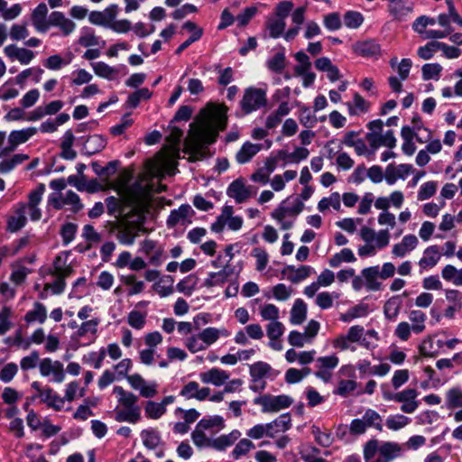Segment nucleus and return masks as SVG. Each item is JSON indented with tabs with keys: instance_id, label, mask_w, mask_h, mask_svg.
<instances>
[{
	"instance_id": "f257e3e1",
	"label": "nucleus",
	"mask_w": 462,
	"mask_h": 462,
	"mask_svg": "<svg viewBox=\"0 0 462 462\" xmlns=\"http://www.w3.org/2000/svg\"><path fill=\"white\" fill-rule=\"evenodd\" d=\"M226 123V107L222 105H208L202 109L189 125L185 139V150L193 161L205 155L207 145L215 142L218 131L223 130Z\"/></svg>"
},
{
	"instance_id": "f03ea898",
	"label": "nucleus",
	"mask_w": 462,
	"mask_h": 462,
	"mask_svg": "<svg viewBox=\"0 0 462 462\" xmlns=\"http://www.w3.org/2000/svg\"><path fill=\"white\" fill-rule=\"evenodd\" d=\"M171 162L169 159L149 160L145 164V171L142 174L140 180L132 188L127 187V183L131 179V174L127 171H122L112 188L118 193L127 194L134 199H139L142 190L147 188L149 190V199L152 192H161L164 187L155 188L152 180L153 178H161L166 171H170Z\"/></svg>"
},
{
	"instance_id": "7ed1b4c3",
	"label": "nucleus",
	"mask_w": 462,
	"mask_h": 462,
	"mask_svg": "<svg viewBox=\"0 0 462 462\" xmlns=\"http://www.w3.org/2000/svg\"><path fill=\"white\" fill-rule=\"evenodd\" d=\"M120 198L108 197L106 199L107 213L115 216L116 218L124 219L134 213L148 209L149 207V190L144 188L142 190L139 199H134L127 194L118 193Z\"/></svg>"
},
{
	"instance_id": "20e7f679",
	"label": "nucleus",
	"mask_w": 462,
	"mask_h": 462,
	"mask_svg": "<svg viewBox=\"0 0 462 462\" xmlns=\"http://www.w3.org/2000/svg\"><path fill=\"white\" fill-rule=\"evenodd\" d=\"M147 209L140 210L134 215L121 219L116 226L117 240L125 245H131L134 243L140 232H146V228L143 226L144 214Z\"/></svg>"
},
{
	"instance_id": "39448f33",
	"label": "nucleus",
	"mask_w": 462,
	"mask_h": 462,
	"mask_svg": "<svg viewBox=\"0 0 462 462\" xmlns=\"http://www.w3.org/2000/svg\"><path fill=\"white\" fill-rule=\"evenodd\" d=\"M225 428V422L222 417L214 416L208 419L200 420L194 430L191 432V439L194 445L199 448H211L212 438H209L206 431L212 434L217 433Z\"/></svg>"
},
{
	"instance_id": "423d86ee",
	"label": "nucleus",
	"mask_w": 462,
	"mask_h": 462,
	"mask_svg": "<svg viewBox=\"0 0 462 462\" xmlns=\"http://www.w3.org/2000/svg\"><path fill=\"white\" fill-rule=\"evenodd\" d=\"M409 321H401L394 329V336L401 341H408L411 333L421 334L426 329L427 315L420 310H412L408 313Z\"/></svg>"
},
{
	"instance_id": "0eeeda50",
	"label": "nucleus",
	"mask_w": 462,
	"mask_h": 462,
	"mask_svg": "<svg viewBox=\"0 0 462 462\" xmlns=\"http://www.w3.org/2000/svg\"><path fill=\"white\" fill-rule=\"evenodd\" d=\"M383 121L380 119L370 122L368 124L370 132L366 134V139L374 149H377L380 146L393 149L396 145L393 132L391 130L383 132Z\"/></svg>"
},
{
	"instance_id": "6e6552de",
	"label": "nucleus",
	"mask_w": 462,
	"mask_h": 462,
	"mask_svg": "<svg viewBox=\"0 0 462 462\" xmlns=\"http://www.w3.org/2000/svg\"><path fill=\"white\" fill-rule=\"evenodd\" d=\"M244 220L239 216H234L232 206L226 205L222 208L221 214L212 223L210 228L215 233H221L226 226L232 231H238L243 226Z\"/></svg>"
},
{
	"instance_id": "1a4fd4ad",
	"label": "nucleus",
	"mask_w": 462,
	"mask_h": 462,
	"mask_svg": "<svg viewBox=\"0 0 462 462\" xmlns=\"http://www.w3.org/2000/svg\"><path fill=\"white\" fill-rule=\"evenodd\" d=\"M39 372L42 377L55 383H61L66 378L64 365L50 357H45L39 362Z\"/></svg>"
},
{
	"instance_id": "9d476101",
	"label": "nucleus",
	"mask_w": 462,
	"mask_h": 462,
	"mask_svg": "<svg viewBox=\"0 0 462 462\" xmlns=\"http://www.w3.org/2000/svg\"><path fill=\"white\" fill-rule=\"evenodd\" d=\"M266 101L265 90L256 88H248L245 90L240 105L245 114H250L264 106Z\"/></svg>"
},
{
	"instance_id": "9b49d317",
	"label": "nucleus",
	"mask_w": 462,
	"mask_h": 462,
	"mask_svg": "<svg viewBox=\"0 0 462 462\" xmlns=\"http://www.w3.org/2000/svg\"><path fill=\"white\" fill-rule=\"evenodd\" d=\"M36 133L37 128L32 126L12 131L7 137V146L0 150V157L14 151L18 145L26 143Z\"/></svg>"
},
{
	"instance_id": "f8f14e48",
	"label": "nucleus",
	"mask_w": 462,
	"mask_h": 462,
	"mask_svg": "<svg viewBox=\"0 0 462 462\" xmlns=\"http://www.w3.org/2000/svg\"><path fill=\"white\" fill-rule=\"evenodd\" d=\"M127 383L133 390L138 391L143 398H152L158 393L156 382H147L140 374H133L126 376Z\"/></svg>"
},
{
	"instance_id": "ddd939ff",
	"label": "nucleus",
	"mask_w": 462,
	"mask_h": 462,
	"mask_svg": "<svg viewBox=\"0 0 462 462\" xmlns=\"http://www.w3.org/2000/svg\"><path fill=\"white\" fill-rule=\"evenodd\" d=\"M458 343H460V340L457 338H452L446 342L443 340L438 339L437 340V347H435L434 346V337L428 336L421 341V343L419 346V351H420V354L423 356L434 357L439 354V349L441 347H443L444 346H446L449 349H454Z\"/></svg>"
},
{
	"instance_id": "4468645a",
	"label": "nucleus",
	"mask_w": 462,
	"mask_h": 462,
	"mask_svg": "<svg viewBox=\"0 0 462 462\" xmlns=\"http://www.w3.org/2000/svg\"><path fill=\"white\" fill-rule=\"evenodd\" d=\"M252 186H247L243 179H236L232 181L227 189L228 197L235 199L236 203H244L255 194Z\"/></svg>"
},
{
	"instance_id": "2eb2a0df",
	"label": "nucleus",
	"mask_w": 462,
	"mask_h": 462,
	"mask_svg": "<svg viewBox=\"0 0 462 462\" xmlns=\"http://www.w3.org/2000/svg\"><path fill=\"white\" fill-rule=\"evenodd\" d=\"M258 403L262 405L264 412H277L291 406L292 400L287 395H263L259 399Z\"/></svg>"
},
{
	"instance_id": "dca6fc26",
	"label": "nucleus",
	"mask_w": 462,
	"mask_h": 462,
	"mask_svg": "<svg viewBox=\"0 0 462 462\" xmlns=\"http://www.w3.org/2000/svg\"><path fill=\"white\" fill-rule=\"evenodd\" d=\"M150 304L148 300H140L135 303L127 316V323L134 329H142L146 324V317L148 315L147 308Z\"/></svg>"
},
{
	"instance_id": "f3484780",
	"label": "nucleus",
	"mask_w": 462,
	"mask_h": 462,
	"mask_svg": "<svg viewBox=\"0 0 462 462\" xmlns=\"http://www.w3.org/2000/svg\"><path fill=\"white\" fill-rule=\"evenodd\" d=\"M360 236L365 243L376 244L378 249L386 247L390 243V233L388 229H381L375 232L368 226H363L360 229Z\"/></svg>"
},
{
	"instance_id": "a211bd4d",
	"label": "nucleus",
	"mask_w": 462,
	"mask_h": 462,
	"mask_svg": "<svg viewBox=\"0 0 462 462\" xmlns=\"http://www.w3.org/2000/svg\"><path fill=\"white\" fill-rule=\"evenodd\" d=\"M44 191V184H39L36 189L30 192L28 196V203L24 204L26 207V215H29L32 221H38L42 217V211L38 208V205L42 201Z\"/></svg>"
},
{
	"instance_id": "6ab92c4d",
	"label": "nucleus",
	"mask_w": 462,
	"mask_h": 462,
	"mask_svg": "<svg viewBox=\"0 0 462 462\" xmlns=\"http://www.w3.org/2000/svg\"><path fill=\"white\" fill-rule=\"evenodd\" d=\"M271 369V365L264 362H257L250 366V375L252 377L250 388L253 391L258 392L264 389L263 378L269 374Z\"/></svg>"
},
{
	"instance_id": "aec40b11",
	"label": "nucleus",
	"mask_w": 462,
	"mask_h": 462,
	"mask_svg": "<svg viewBox=\"0 0 462 462\" xmlns=\"http://www.w3.org/2000/svg\"><path fill=\"white\" fill-rule=\"evenodd\" d=\"M290 199L283 201L274 211L272 212V217L277 221H282L287 217H296L304 208V203L299 199L295 198L291 206L286 203Z\"/></svg>"
},
{
	"instance_id": "412c9836",
	"label": "nucleus",
	"mask_w": 462,
	"mask_h": 462,
	"mask_svg": "<svg viewBox=\"0 0 462 462\" xmlns=\"http://www.w3.org/2000/svg\"><path fill=\"white\" fill-rule=\"evenodd\" d=\"M418 395L419 392L415 388L400 391L398 402L401 403V411L404 413H413L420 406Z\"/></svg>"
},
{
	"instance_id": "4be33fe9",
	"label": "nucleus",
	"mask_w": 462,
	"mask_h": 462,
	"mask_svg": "<svg viewBox=\"0 0 462 462\" xmlns=\"http://www.w3.org/2000/svg\"><path fill=\"white\" fill-rule=\"evenodd\" d=\"M419 245V240L414 235H406L402 240L394 244L392 248V254L397 258H403L412 252Z\"/></svg>"
},
{
	"instance_id": "5701e85b",
	"label": "nucleus",
	"mask_w": 462,
	"mask_h": 462,
	"mask_svg": "<svg viewBox=\"0 0 462 462\" xmlns=\"http://www.w3.org/2000/svg\"><path fill=\"white\" fill-rule=\"evenodd\" d=\"M199 379L203 383L220 387L228 381L229 374L223 369L212 367L208 371L200 373Z\"/></svg>"
},
{
	"instance_id": "b1692460",
	"label": "nucleus",
	"mask_w": 462,
	"mask_h": 462,
	"mask_svg": "<svg viewBox=\"0 0 462 462\" xmlns=\"http://www.w3.org/2000/svg\"><path fill=\"white\" fill-rule=\"evenodd\" d=\"M412 171L411 164H389L384 172V179L389 185H393L398 180H405Z\"/></svg>"
},
{
	"instance_id": "393cba45",
	"label": "nucleus",
	"mask_w": 462,
	"mask_h": 462,
	"mask_svg": "<svg viewBox=\"0 0 462 462\" xmlns=\"http://www.w3.org/2000/svg\"><path fill=\"white\" fill-rule=\"evenodd\" d=\"M49 24L58 27L64 36L71 34L76 29V23L58 11L51 14Z\"/></svg>"
},
{
	"instance_id": "a878e982",
	"label": "nucleus",
	"mask_w": 462,
	"mask_h": 462,
	"mask_svg": "<svg viewBox=\"0 0 462 462\" xmlns=\"http://www.w3.org/2000/svg\"><path fill=\"white\" fill-rule=\"evenodd\" d=\"M402 452L403 448L399 443L390 441L383 442L379 448L380 457L374 462H390L401 457Z\"/></svg>"
},
{
	"instance_id": "bb28decb",
	"label": "nucleus",
	"mask_w": 462,
	"mask_h": 462,
	"mask_svg": "<svg viewBox=\"0 0 462 462\" xmlns=\"http://www.w3.org/2000/svg\"><path fill=\"white\" fill-rule=\"evenodd\" d=\"M208 387H199V384L195 381H190L183 386L180 394L186 399H196L198 401L206 400L210 394Z\"/></svg>"
},
{
	"instance_id": "cd10ccee",
	"label": "nucleus",
	"mask_w": 462,
	"mask_h": 462,
	"mask_svg": "<svg viewBox=\"0 0 462 462\" xmlns=\"http://www.w3.org/2000/svg\"><path fill=\"white\" fill-rule=\"evenodd\" d=\"M346 106L351 116H358L366 114L370 110L371 103L365 100L359 93L353 94L352 101L346 102Z\"/></svg>"
},
{
	"instance_id": "c85d7f7f",
	"label": "nucleus",
	"mask_w": 462,
	"mask_h": 462,
	"mask_svg": "<svg viewBox=\"0 0 462 462\" xmlns=\"http://www.w3.org/2000/svg\"><path fill=\"white\" fill-rule=\"evenodd\" d=\"M262 149V144L245 142L236 153V161L238 164L249 162Z\"/></svg>"
},
{
	"instance_id": "c756f323",
	"label": "nucleus",
	"mask_w": 462,
	"mask_h": 462,
	"mask_svg": "<svg viewBox=\"0 0 462 462\" xmlns=\"http://www.w3.org/2000/svg\"><path fill=\"white\" fill-rule=\"evenodd\" d=\"M199 333L208 348L215 344L220 337H227L230 336V331L228 329L215 327H208Z\"/></svg>"
},
{
	"instance_id": "7c9ffc66",
	"label": "nucleus",
	"mask_w": 462,
	"mask_h": 462,
	"mask_svg": "<svg viewBox=\"0 0 462 462\" xmlns=\"http://www.w3.org/2000/svg\"><path fill=\"white\" fill-rule=\"evenodd\" d=\"M41 401L45 403L49 408L55 411H60L64 407V399L55 393L51 388L45 387L40 391Z\"/></svg>"
},
{
	"instance_id": "2f4dec72",
	"label": "nucleus",
	"mask_w": 462,
	"mask_h": 462,
	"mask_svg": "<svg viewBox=\"0 0 462 462\" xmlns=\"http://www.w3.org/2000/svg\"><path fill=\"white\" fill-rule=\"evenodd\" d=\"M291 426V420L289 414H282L276 420L267 423V437L273 438L277 434L285 432Z\"/></svg>"
},
{
	"instance_id": "473e14b6",
	"label": "nucleus",
	"mask_w": 462,
	"mask_h": 462,
	"mask_svg": "<svg viewBox=\"0 0 462 462\" xmlns=\"http://www.w3.org/2000/svg\"><path fill=\"white\" fill-rule=\"evenodd\" d=\"M113 393L117 399L118 404L123 408H140L137 406L138 396L132 392L117 385L113 388Z\"/></svg>"
},
{
	"instance_id": "72a5a7b5",
	"label": "nucleus",
	"mask_w": 462,
	"mask_h": 462,
	"mask_svg": "<svg viewBox=\"0 0 462 462\" xmlns=\"http://www.w3.org/2000/svg\"><path fill=\"white\" fill-rule=\"evenodd\" d=\"M284 274H287V279L292 283H299L300 282L307 279L313 273V269L308 265H301L295 268L292 265H288L284 268Z\"/></svg>"
},
{
	"instance_id": "f704fd0d",
	"label": "nucleus",
	"mask_w": 462,
	"mask_h": 462,
	"mask_svg": "<svg viewBox=\"0 0 462 462\" xmlns=\"http://www.w3.org/2000/svg\"><path fill=\"white\" fill-rule=\"evenodd\" d=\"M26 221V207L19 204L8 219V229L16 232L25 226Z\"/></svg>"
},
{
	"instance_id": "c9c22d12",
	"label": "nucleus",
	"mask_w": 462,
	"mask_h": 462,
	"mask_svg": "<svg viewBox=\"0 0 462 462\" xmlns=\"http://www.w3.org/2000/svg\"><path fill=\"white\" fill-rule=\"evenodd\" d=\"M181 137H182V131L180 129L177 128V127H173L171 130V133H170V134L167 137V140L171 143V154L168 155V156H159V157L154 159V160L169 159L171 162V167L170 168V171H166L164 172V174L172 175L174 173L175 165H174V162H173V161L171 159V156L178 152L177 145L179 144Z\"/></svg>"
},
{
	"instance_id": "e433bc0d",
	"label": "nucleus",
	"mask_w": 462,
	"mask_h": 462,
	"mask_svg": "<svg viewBox=\"0 0 462 462\" xmlns=\"http://www.w3.org/2000/svg\"><path fill=\"white\" fill-rule=\"evenodd\" d=\"M115 420L117 422H128L132 424L137 423L141 420V409L140 408H116L115 409Z\"/></svg>"
},
{
	"instance_id": "4c0bfd02",
	"label": "nucleus",
	"mask_w": 462,
	"mask_h": 462,
	"mask_svg": "<svg viewBox=\"0 0 462 462\" xmlns=\"http://www.w3.org/2000/svg\"><path fill=\"white\" fill-rule=\"evenodd\" d=\"M402 300L400 296H393L383 305V315L389 321H395L401 312Z\"/></svg>"
},
{
	"instance_id": "58836bf2",
	"label": "nucleus",
	"mask_w": 462,
	"mask_h": 462,
	"mask_svg": "<svg viewBox=\"0 0 462 462\" xmlns=\"http://www.w3.org/2000/svg\"><path fill=\"white\" fill-rule=\"evenodd\" d=\"M241 436V432L237 430H232L228 434H223L212 439L211 448L222 451L231 447Z\"/></svg>"
},
{
	"instance_id": "ea45409f",
	"label": "nucleus",
	"mask_w": 462,
	"mask_h": 462,
	"mask_svg": "<svg viewBox=\"0 0 462 462\" xmlns=\"http://www.w3.org/2000/svg\"><path fill=\"white\" fill-rule=\"evenodd\" d=\"M388 10L394 19L402 21L411 13L412 7L403 0H390Z\"/></svg>"
},
{
	"instance_id": "a19ab883",
	"label": "nucleus",
	"mask_w": 462,
	"mask_h": 462,
	"mask_svg": "<svg viewBox=\"0 0 462 462\" xmlns=\"http://www.w3.org/2000/svg\"><path fill=\"white\" fill-rule=\"evenodd\" d=\"M307 304L301 299H297L291 310L290 322L293 325L302 324L307 318Z\"/></svg>"
},
{
	"instance_id": "79ce46f5",
	"label": "nucleus",
	"mask_w": 462,
	"mask_h": 462,
	"mask_svg": "<svg viewBox=\"0 0 462 462\" xmlns=\"http://www.w3.org/2000/svg\"><path fill=\"white\" fill-rule=\"evenodd\" d=\"M440 259L439 251L437 245L427 247L423 252V256L419 261V266L421 269H428L435 266Z\"/></svg>"
},
{
	"instance_id": "37998d69",
	"label": "nucleus",
	"mask_w": 462,
	"mask_h": 462,
	"mask_svg": "<svg viewBox=\"0 0 462 462\" xmlns=\"http://www.w3.org/2000/svg\"><path fill=\"white\" fill-rule=\"evenodd\" d=\"M362 276L365 279L367 290L379 291L381 289V282H378V278H380L378 266H372L364 269L362 271Z\"/></svg>"
},
{
	"instance_id": "c03bdc74",
	"label": "nucleus",
	"mask_w": 462,
	"mask_h": 462,
	"mask_svg": "<svg viewBox=\"0 0 462 462\" xmlns=\"http://www.w3.org/2000/svg\"><path fill=\"white\" fill-rule=\"evenodd\" d=\"M193 210L189 205H181L178 209L171 211L168 217L167 224L170 226H174L180 223H184L185 220L189 218Z\"/></svg>"
},
{
	"instance_id": "a18cd8bd",
	"label": "nucleus",
	"mask_w": 462,
	"mask_h": 462,
	"mask_svg": "<svg viewBox=\"0 0 462 462\" xmlns=\"http://www.w3.org/2000/svg\"><path fill=\"white\" fill-rule=\"evenodd\" d=\"M67 262L68 254L62 253L57 255L53 263L52 274L63 278L69 276L72 273V268Z\"/></svg>"
},
{
	"instance_id": "49530a36",
	"label": "nucleus",
	"mask_w": 462,
	"mask_h": 462,
	"mask_svg": "<svg viewBox=\"0 0 462 462\" xmlns=\"http://www.w3.org/2000/svg\"><path fill=\"white\" fill-rule=\"evenodd\" d=\"M123 282L127 287V296L133 297L141 294L145 290V283L138 280L134 274H129L123 277Z\"/></svg>"
},
{
	"instance_id": "de8ad7c7",
	"label": "nucleus",
	"mask_w": 462,
	"mask_h": 462,
	"mask_svg": "<svg viewBox=\"0 0 462 462\" xmlns=\"http://www.w3.org/2000/svg\"><path fill=\"white\" fill-rule=\"evenodd\" d=\"M48 13L47 5L44 3L40 4L34 10L32 15V23L38 31H46L49 27L46 22Z\"/></svg>"
},
{
	"instance_id": "09e8293b",
	"label": "nucleus",
	"mask_w": 462,
	"mask_h": 462,
	"mask_svg": "<svg viewBox=\"0 0 462 462\" xmlns=\"http://www.w3.org/2000/svg\"><path fill=\"white\" fill-rule=\"evenodd\" d=\"M91 66L97 76L109 80L114 79L119 73L117 68L109 66L103 61L93 62Z\"/></svg>"
},
{
	"instance_id": "8fccbe9b",
	"label": "nucleus",
	"mask_w": 462,
	"mask_h": 462,
	"mask_svg": "<svg viewBox=\"0 0 462 462\" xmlns=\"http://www.w3.org/2000/svg\"><path fill=\"white\" fill-rule=\"evenodd\" d=\"M141 439L144 447L155 449L161 443V437L157 430L145 429L141 431Z\"/></svg>"
},
{
	"instance_id": "3c124183",
	"label": "nucleus",
	"mask_w": 462,
	"mask_h": 462,
	"mask_svg": "<svg viewBox=\"0 0 462 462\" xmlns=\"http://www.w3.org/2000/svg\"><path fill=\"white\" fill-rule=\"evenodd\" d=\"M85 394L86 388L80 387V384L78 381H72L66 385L63 399L64 402L67 401L71 402L77 398L85 396Z\"/></svg>"
},
{
	"instance_id": "603ef678",
	"label": "nucleus",
	"mask_w": 462,
	"mask_h": 462,
	"mask_svg": "<svg viewBox=\"0 0 462 462\" xmlns=\"http://www.w3.org/2000/svg\"><path fill=\"white\" fill-rule=\"evenodd\" d=\"M43 69L41 68H29L23 70L15 77V82L23 87L28 78H32L35 83H39L42 79Z\"/></svg>"
},
{
	"instance_id": "864d4df0",
	"label": "nucleus",
	"mask_w": 462,
	"mask_h": 462,
	"mask_svg": "<svg viewBox=\"0 0 462 462\" xmlns=\"http://www.w3.org/2000/svg\"><path fill=\"white\" fill-rule=\"evenodd\" d=\"M441 276L456 286H462V268L457 269L455 266L448 264L442 269Z\"/></svg>"
},
{
	"instance_id": "5fc2aeb1",
	"label": "nucleus",
	"mask_w": 462,
	"mask_h": 462,
	"mask_svg": "<svg viewBox=\"0 0 462 462\" xmlns=\"http://www.w3.org/2000/svg\"><path fill=\"white\" fill-rule=\"evenodd\" d=\"M368 313V307L365 304H358L350 308L345 313L340 315V319L343 322H351L352 320L366 316Z\"/></svg>"
},
{
	"instance_id": "6e6d98bb",
	"label": "nucleus",
	"mask_w": 462,
	"mask_h": 462,
	"mask_svg": "<svg viewBox=\"0 0 462 462\" xmlns=\"http://www.w3.org/2000/svg\"><path fill=\"white\" fill-rule=\"evenodd\" d=\"M79 45L83 47H94L100 43V38L97 36L91 28L84 27L78 40Z\"/></svg>"
},
{
	"instance_id": "4d7b16f0",
	"label": "nucleus",
	"mask_w": 462,
	"mask_h": 462,
	"mask_svg": "<svg viewBox=\"0 0 462 462\" xmlns=\"http://www.w3.org/2000/svg\"><path fill=\"white\" fill-rule=\"evenodd\" d=\"M47 319L46 308L42 303H35L32 310L28 311L25 315L27 322H39L43 324Z\"/></svg>"
},
{
	"instance_id": "13d9d810",
	"label": "nucleus",
	"mask_w": 462,
	"mask_h": 462,
	"mask_svg": "<svg viewBox=\"0 0 462 462\" xmlns=\"http://www.w3.org/2000/svg\"><path fill=\"white\" fill-rule=\"evenodd\" d=\"M184 346L192 354L208 349L199 333L191 335L184 340Z\"/></svg>"
},
{
	"instance_id": "bf43d9fd",
	"label": "nucleus",
	"mask_w": 462,
	"mask_h": 462,
	"mask_svg": "<svg viewBox=\"0 0 462 462\" xmlns=\"http://www.w3.org/2000/svg\"><path fill=\"white\" fill-rule=\"evenodd\" d=\"M330 207L337 211L341 209L340 195L338 192H333L329 197L323 198L318 204V209L320 212L328 210Z\"/></svg>"
},
{
	"instance_id": "052dcab7",
	"label": "nucleus",
	"mask_w": 462,
	"mask_h": 462,
	"mask_svg": "<svg viewBox=\"0 0 462 462\" xmlns=\"http://www.w3.org/2000/svg\"><path fill=\"white\" fill-rule=\"evenodd\" d=\"M285 26V21L275 16L268 18L266 23L267 30L272 38L280 37L283 33Z\"/></svg>"
},
{
	"instance_id": "680f3d73",
	"label": "nucleus",
	"mask_w": 462,
	"mask_h": 462,
	"mask_svg": "<svg viewBox=\"0 0 462 462\" xmlns=\"http://www.w3.org/2000/svg\"><path fill=\"white\" fill-rule=\"evenodd\" d=\"M354 51L363 57H371L379 51V47L373 42H357L353 47Z\"/></svg>"
},
{
	"instance_id": "e2e57ef3",
	"label": "nucleus",
	"mask_w": 462,
	"mask_h": 462,
	"mask_svg": "<svg viewBox=\"0 0 462 462\" xmlns=\"http://www.w3.org/2000/svg\"><path fill=\"white\" fill-rule=\"evenodd\" d=\"M166 408L153 401H148L144 405V413L148 419L158 420L166 412Z\"/></svg>"
},
{
	"instance_id": "0e129e2a",
	"label": "nucleus",
	"mask_w": 462,
	"mask_h": 462,
	"mask_svg": "<svg viewBox=\"0 0 462 462\" xmlns=\"http://www.w3.org/2000/svg\"><path fill=\"white\" fill-rule=\"evenodd\" d=\"M99 323L100 319L98 318L82 322V324L78 328L75 336L77 337H82L88 334L95 335L97 332V327Z\"/></svg>"
},
{
	"instance_id": "69168bd1",
	"label": "nucleus",
	"mask_w": 462,
	"mask_h": 462,
	"mask_svg": "<svg viewBox=\"0 0 462 462\" xmlns=\"http://www.w3.org/2000/svg\"><path fill=\"white\" fill-rule=\"evenodd\" d=\"M72 58H73V56L71 53H69L68 55L67 59H63L60 55L55 54V55H51L49 58H47L43 64L49 69L58 70L62 66H66V65L69 64L72 60Z\"/></svg>"
},
{
	"instance_id": "338daca9",
	"label": "nucleus",
	"mask_w": 462,
	"mask_h": 462,
	"mask_svg": "<svg viewBox=\"0 0 462 462\" xmlns=\"http://www.w3.org/2000/svg\"><path fill=\"white\" fill-rule=\"evenodd\" d=\"M411 422V419L402 415L395 414L389 416L385 420V425L389 430H399Z\"/></svg>"
},
{
	"instance_id": "774afa93",
	"label": "nucleus",
	"mask_w": 462,
	"mask_h": 462,
	"mask_svg": "<svg viewBox=\"0 0 462 462\" xmlns=\"http://www.w3.org/2000/svg\"><path fill=\"white\" fill-rule=\"evenodd\" d=\"M446 404L448 409L462 407V391L459 388H451L446 394Z\"/></svg>"
}]
</instances>
